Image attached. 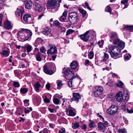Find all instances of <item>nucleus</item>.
<instances>
[{"label": "nucleus", "instance_id": "nucleus-1", "mask_svg": "<svg viewBox=\"0 0 133 133\" xmlns=\"http://www.w3.org/2000/svg\"><path fill=\"white\" fill-rule=\"evenodd\" d=\"M129 95L127 89H124L117 92L116 95L117 101L118 102H124L127 101L129 99Z\"/></svg>", "mask_w": 133, "mask_h": 133}, {"label": "nucleus", "instance_id": "nucleus-2", "mask_svg": "<svg viewBox=\"0 0 133 133\" xmlns=\"http://www.w3.org/2000/svg\"><path fill=\"white\" fill-rule=\"evenodd\" d=\"M109 35L110 39V41L111 42L112 40H114V44L117 45L121 49H123L124 48V43L118 39L116 33L112 32L109 34Z\"/></svg>", "mask_w": 133, "mask_h": 133}, {"label": "nucleus", "instance_id": "nucleus-3", "mask_svg": "<svg viewBox=\"0 0 133 133\" xmlns=\"http://www.w3.org/2000/svg\"><path fill=\"white\" fill-rule=\"evenodd\" d=\"M110 50V53L111 56L114 58L116 59L122 57L121 55L120 54L121 51L120 48L119 49L117 47L111 45L109 47Z\"/></svg>", "mask_w": 133, "mask_h": 133}, {"label": "nucleus", "instance_id": "nucleus-4", "mask_svg": "<svg viewBox=\"0 0 133 133\" xmlns=\"http://www.w3.org/2000/svg\"><path fill=\"white\" fill-rule=\"evenodd\" d=\"M59 3H57L56 0H49L47 3L46 7L47 9H55L59 6V3L61 2V0H57Z\"/></svg>", "mask_w": 133, "mask_h": 133}, {"label": "nucleus", "instance_id": "nucleus-5", "mask_svg": "<svg viewBox=\"0 0 133 133\" xmlns=\"http://www.w3.org/2000/svg\"><path fill=\"white\" fill-rule=\"evenodd\" d=\"M69 21L72 24H74L76 23L78 20L77 14L76 12H71L68 17Z\"/></svg>", "mask_w": 133, "mask_h": 133}, {"label": "nucleus", "instance_id": "nucleus-6", "mask_svg": "<svg viewBox=\"0 0 133 133\" xmlns=\"http://www.w3.org/2000/svg\"><path fill=\"white\" fill-rule=\"evenodd\" d=\"M54 64L51 63H49L45 64L43 66V71L45 73L51 75L53 74V71L52 70H49L54 67Z\"/></svg>", "mask_w": 133, "mask_h": 133}, {"label": "nucleus", "instance_id": "nucleus-7", "mask_svg": "<svg viewBox=\"0 0 133 133\" xmlns=\"http://www.w3.org/2000/svg\"><path fill=\"white\" fill-rule=\"evenodd\" d=\"M48 48L47 53L49 55V54L52 55L56 54L57 53V48L55 45L53 44L50 45L48 46Z\"/></svg>", "mask_w": 133, "mask_h": 133}, {"label": "nucleus", "instance_id": "nucleus-8", "mask_svg": "<svg viewBox=\"0 0 133 133\" xmlns=\"http://www.w3.org/2000/svg\"><path fill=\"white\" fill-rule=\"evenodd\" d=\"M118 110V108L117 106L115 105H112L108 109L107 112V113L110 115H112L116 113Z\"/></svg>", "mask_w": 133, "mask_h": 133}, {"label": "nucleus", "instance_id": "nucleus-9", "mask_svg": "<svg viewBox=\"0 0 133 133\" xmlns=\"http://www.w3.org/2000/svg\"><path fill=\"white\" fill-rule=\"evenodd\" d=\"M25 31H27L24 34L25 36V37L20 36V38L21 41L23 42L28 40L29 39H30L31 36L32 35V32L29 30H25Z\"/></svg>", "mask_w": 133, "mask_h": 133}, {"label": "nucleus", "instance_id": "nucleus-10", "mask_svg": "<svg viewBox=\"0 0 133 133\" xmlns=\"http://www.w3.org/2000/svg\"><path fill=\"white\" fill-rule=\"evenodd\" d=\"M103 90V89L102 87H96L94 91V95L97 97L99 96L102 94Z\"/></svg>", "mask_w": 133, "mask_h": 133}, {"label": "nucleus", "instance_id": "nucleus-11", "mask_svg": "<svg viewBox=\"0 0 133 133\" xmlns=\"http://www.w3.org/2000/svg\"><path fill=\"white\" fill-rule=\"evenodd\" d=\"M64 75L65 78L69 79L72 76H74V72L71 71V69H66L64 72Z\"/></svg>", "mask_w": 133, "mask_h": 133}, {"label": "nucleus", "instance_id": "nucleus-12", "mask_svg": "<svg viewBox=\"0 0 133 133\" xmlns=\"http://www.w3.org/2000/svg\"><path fill=\"white\" fill-rule=\"evenodd\" d=\"M89 33V31H87L83 34L80 35L79 37L84 41L86 42L88 40L89 38L90 37V36L88 35Z\"/></svg>", "mask_w": 133, "mask_h": 133}, {"label": "nucleus", "instance_id": "nucleus-13", "mask_svg": "<svg viewBox=\"0 0 133 133\" xmlns=\"http://www.w3.org/2000/svg\"><path fill=\"white\" fill-rule=\"evenodd\" d=\"M24 10L23 8L21 7L20 9L17 8L16 11H15V14L16 16L18 17L21 16V19H22V16Z\"/></svg>", "mask_w": 133, "mask_h": 133}, {"label": "nucleus", "instance_id": "nucleus-14", "mask_svg": "<svg viewBox=\"0 0 133 133\" xmlns=\"http://www.w3.org/2000/svg\"><path fill=\"white\" fill-rule=\"evenodd\" d=\"M81 96L78 93H73V97L71 98V101H70L71 102L72 101H75L77 102L79 101V100L81 99Z\"/></svg>", "mask_w": 133, "mask_h": 133}, {"label": "nucleus", "instance_id": "nucleus-15", "mask_svg": "<svg viewBox=\"0 0 133 133\" xmlns=\"http://www.w3.org/2000/svg\"><path fill=\"white\" fill-rule=\"evenodd\" d=\"M23 19L26 23H30L32 21L31 16L30 15L26 14L24 15Z\"/></svg>", "mask_w": 133, "mask_h": 133}, {"label": "nucleus", "instance_id": "nucleus-16", "mask_svg": "<svg viewBox=\"0 0 133 133\" xmlns=\"http://www.w3.org/2000/svg\"><path fill=\"white\" fill-rule=\"evenodd\" d=\"M34 6L36 11L40 12L42 11L43 8L40 4L35 3L34 4Z\"/></svg>", "mask_w": 133, "mask_h": 133}, {"label": "nucleus", "instance_id": "nucleus-17", "mask_svg": "<svg viewBox=\"0 0 133 133\" xmlns=\"http://www.w3.org/2000/svg\"><path fill=\"white\" fill-rule=\"evenodd\" d=\"M3 26L5 29L9 30L12 28L11 23L9 21L5 20L4 22Z\"/></svg>", "mask_w": 133, "mask_h": 133}, {"label": "nucleus", "instance_id": "nucleus-18", "mask_svg": "<svg viewBox=\"0 0 133 133\" xmlns=\"http://www.w3.org/2000/svg\"><path fill=\"white\" fill-rule=\"evenodd\" d=\"M50 28L49 26L45 27L44 31L42 32V34L45 35L46 36H50L51 35Z\"/></svg>", "mask_w": 133, "mask_h": 133}, {"label": "nucleus", "instance_id": "nucleus-19", "mask_svg": "<svg viewBox=\"0 0 133 133\" xmlns=\"http://www.w3.org/2000/svg\"><path fill=\"white\" fill-rule=\"evenodd\" d=\"M98 130H103L104 132L107 128L106 127L102 122H99L98 123Z\"/></svg>", "mask_w": 133, "mask_h": 133}, {"label": "nucleus", "instance_id": "nucleus-20", "mask_svg": "<svg viewBox=\"0 0 133 133\" xmlns=\"http://www.w3.org/2000/svg\"><path fill=\"white\" fill-rule=\"evenodd\" d=\"M32 2L30 0H27L26 2L25 8L28 9H30L32 8Z\"/></svg>", "mask_w": 133, "mask_h": 133}, {"label": "nucleus", "instance_id": "nucleus-21", "mask_svg": "<svg viewBox=\"0 0 133 133\" xmlns=\"http://www.w3.org/2000/svg\"><path fill=\"white\" fill-rule=\"evenodd\" d=\"M10 53V52L8 51L4 50H3L1 52L0 54L2 55L3 57H7L9 56Z\"/></svg>", "mask_w": 133, "mask_h": 133}, {"label": "nucleus", "instance_id": "nucleus-22", "mask_svg": "<svg viewBox=\"0 0 133 133\" xmlns=\"http://www.w3.org/2000/svg\"><path fill=\"white\" fill-rule=\"evenodd\" d=\"M78 66L77 62L76 61H73L70 65L71 69L73 70L75 69Z\"/></svg>", "mask_w": 133, "mask_h": 133}, {"label": "nucleus", "instance_id": "nucleus-23", "mask_svg": "<svg viewBox=\"0 0 133 133\" xmlns=\"http://www.w3.org/2000/svg\"><path fill=\"white\" fill-rule=\"evenodd\" d=\"M67 15V12L65 11L63 14L61 16L59 19L60 21L63 22L65 21Z\"/></svg>", "mask_w": 133, "mask_h": 133}, {"label": "nucleus", "instance_id": "nucleus-24", "mask_svg": "<svg viewBox=\"0 0 133 133\" xmlns=\"http://www.w3.org/2000/svg\"><path fill=\"white\" fill-rule=\"evenodd\" d=\"M56 83L57 85V88L58 89H60L64 84L63 83L62 81L59 80H57Z\"/></svg>", "mask_w": 133, "mask_h": 133}, {"label": "nucleus", "instance_id": "nucleus-25", "mask_svg": "<svg viewBox=\"0 0 133 133\" xmlns=\"http://www.w3.org/2000/svg\"><path fill=\"white\" fill-rule=\"evenodd\" d=\"M41 54L39 52H38L36 55V58L37 61H41L42 59L41 57Z\"/></svg>", "mask_w": 133, "mask_h": 133}, {"label": "nucleus", "instance_id": "nucleus-26", "mask_svg": "<svg viewBox=\"0 0 133 133\" xmlns=\"http://www.w3.org/2000/svg\"><path fill=\"white\" fill-rule=\"evenodd\" d=\"M128 0H122L121 1V3L124 5V8H125L128 7Z\"/></svg>", "mask_w": 133, "mask_h": 133}, {"label": "nucleus", "instance_id": "nucleus-27", "mask_svg": "<svg viewBox=\"0 0 133 133\" xmlns=\"http://www.w3.org/2000/svg\"><path fill=\"white\" fill-rule=\"evenodd\" d=\"M41 86V84L38 83L37 82L35 84L34 86L35 88V90L37 92H39V88Z\"/></svg>", "mask_w": 133, "mask_h": 133}, {"label": "nucleus", "instance_id": "nucleus-28", "mask_svg": "<svg viewBox=\"0 0 133 133\" xmlns=\"http://www.w3.org/2000/svg\"><path fill=\"white\" fill-rule=\"evenodd\" d=\"M76 77V76H73L72 77L71 79H70L69 81L68 82V85L70 87H71L73 86L72 84V80L74 79Z\"/></svg>", "mask_w": 133, "mask_h": 133}, {"label": "nucleus", "instance_id": "nucleus-29", "mask_svg": "<svg viewBox=\"0 0 133 133\" xmlns=\"http://www.w3.org/2000/svg\"><path fill=\"white\" fill-rule=\"evenodd\" d=\"M25 48L27 50L28 52H30L32 50V47L30 45H27L25 47Z\"/></svg>", "mask_w": 133, "mask_h": 133}, {"label": "nucleus", "instance_id": "nucleus-30", "mask_svg": "<svg viewBox=\"0 0 133 133\" xmlns=\"http://www.w3.org/2000/svg\"><path fill=\"white\" fill-rule=\"evenodd\" d=\"M41 41V38H37L35 41V43L34 44V46L35 47L37 46L38 44H39Z\"/></svg>", "mask_w": 133, "mask_h": 133}, {"label": "nucleus", "instance_id": "nucleus-31", "mask_svg": "<svg viewBox=\"0 0 133 133\" xmlns=\"http://www.w3.org/2000/svg\"><path fill=\"white\" fill-rule=\"evenodd\" d=\"M29 30L28 29H21V30H20L19 32L17 33L18 35V36L20 37V36H22V35L21 36V34H22L23 32H25V33L26 32H27V31H25V30Z\"/></svg>", "mask_w": 133, "mask_h": 133}, {"label": "nucleus", "instance_id": "nucleus-32", "mask_svg": "<svg viewBox=\"0 0 133 133\" xmlns=\"http://www.w3.org/2000/svg\"><path fill=\"white\" fill-rule=\"evenodd\" d=\"M78 10L82 14L83 17H84L86 14L87 12L81 8H79Z\"/></svg>", "mask_w": 133, "mask_h": 133}, {"label": "nucleus", "instance_id": "nucleus-33", "mask_svg": "<svg viewBox=\"0 0 133 133\" xmlns=\"http://www.w3.org/2000/svg\"><path fill=\"white\" fill-rule=\"evenodd\" d=\"M53 26L57 27L58 28L61 27L60 23L58 21L56 20L54 21L53 22Z\"/></svg>", "mask_w": 133, "mask_h": 133}, {"label": "nucleus", "instance_id": "nucleus-34", "mask_svg": "<svg viewBox=\"0 0 133 133\" xmlns=\"http://www.w3.org/2000/svg\"><path fill=\"white\" fill-rule=\"evenodd\" d=\"M104 55L103 57V61L105 62L108 59L109 57V56L108 54L105 52H104Z\"/></svg>", "mask_w": 133, "mask_h": 133}, {"label": "nucleus", "instance_id": "nucleus-35", "mask_svg": "<svg viewBox=\"0 0 133 133\" xmlns=\"http://www.w3.org/2000/svg\"><path fill=\"white\" fill-rule=\"evenodd\" d=\"M124 30L125 29L127 30H129L130 31H133V25L128 26L126 27L123 28Z\"/></svg>", "mask_w": 133, "mask_h": 133}, {"label": "nucleus", "instance_id": "nucleus-36", "mask_svg": "<svg viewBox=\"0 0 133 133\" xmlns=\"http://www.w3.org/2000/svg\"><path fill=\"white\" fill-rule=\"evenodd\" d=\"M75 31V30L71 29H68L66 31V35L68 36L72 34Z\"/></svg>", "mask_w": 133, "mask_h": 133}, {"label": "nucleus", "instance_id": "nucleus-37", "mask_svg": "<svg viewBox=\"0 0 133 133\" xmlns=\"http://www.w3.org/2000/svg\"><path fill=\"white\" fill-rule=\"evenodd\" d=\"M79 127V124L78 123L76 122L72 124V127L74 129H76Z\"/></svg>", "mask_w": 133, "mask_h": 133}, {"label": "nucleus", "instance_id": "nucleus-38", "mask_svg": "<svg viewBox=\"0 0 133 133\" xmlns=\"http://www.w3.org/2000/svg\"><path fill=\"white\" fill-rule=\"evenodd\" d=\"M69 115L70 116H74L76 114V113L74 112L72 109H69Z\"/></svg>", "mask_w": 133, "mask_h": 133}, {"label": "nucleus", "instance_id": "nucleus-39", "mask_svg": "<svg viewBox=\"0 0 133 133\" xmlns=\"http://www.w3.org/2000/svg\"><path fill=\"white\" fill-rule=\"evenodd\" d=\"M28 89L26 88H22L20 89L21 92L23 94H25L28 91Z\"/></svg>", "mask_w": 133, "mask_h": 133}, {"label": "nucleus", "instance_id": "nucleus-40", "mask_svg": "<svg viewBox=\"0 0 133 133\" xmlns=\"http://www.w3.org/2000/svg\"><path fill=\"white\" fill-rule=\"evenodd\" d=\"M105 11L108 12L110 14H111V7L109 5H108L105 8Z\"/></svg>", "mask_w": 133, "mask_h": 133}, {"label": "nucleus", "instance_id": "nucleus-41", "mask_svg": "<svg viewBox=\"0 0 133 133\" xmlns=\"http://www.w3.org/2000/svg\"><path fill=\"white\" fill-rule=\"evenodd\" d=\"M123 85V83L121 81H118L117 83L116 84L117 87H119L121 88H122V87Z\"/></svg>", "mask_w": 133, "mask_h": 133}, {"label": "nucleus", "instance_id": "nucleus-42", "mask_svg": "<svg viewBox=\"0 0 133 133\" xmlns=\"http://www.w3.org/2000/svg\"><path fill=\"white\" fill-rule=\"evenodd\" d=\"M117 132L120 133H127V131L125 129H119L118 130Z\"/></svg>", "mask_w": 133, "mask_h": 133}, {"label": "nucleus", "instance_id": "nucleus-43", "mask_svg": "<svg viewBox=\"0 0 133 133\" xmlns=\"http://www.w3.org/2000/svg\"><path fill=\"white\" fill-rule=\"evenodd\" d=\"M89 121H90V123L89 124V127L91 128L95 127V125L94 122L90 119L89 120Z\"/></svg>", "mask_w": 133, "mask_h": 133}, {"label": "nucleus", "instance_id": "nucleus-44", "mask_svg": "<svg viewBox=\"0 0 133 133\" xmlns=\"http://www.w3.org/2000/svg\"><path fill=\"white\" fill-rule=\"evenodd\" d=\"M131 57V55L130 54L125 55L124 56V58L125 61H128L129 60Z\"/></svg>", "mask_w": 133, "mask_h": 133}, {"label": "nucleus", "instance_id": "nucleus-45", "mask_svg": "<svg viewBox=\"0 0 133 133\" xmlns=\"http://www.w3.org/2000/svg\"><path fill=\"white\" fill-rule=\"evenodd\" d=\"M104 41L101 40V41H99L98 43V44L100 48H102L104 44Z\"/></svg>", "mask_w": 133, "mask_h": 133}, {"label": "nucleus", "instance_id": "nucleus-46", "mask_svg": "<svg viewBox=\"0 0 133 133\" xmlns=\"http://www.w3.org/2000/svg\"><path fill=\"white\" fill-rule=\"evenodd\" d=\"M127 110L129 113H133V108L129 107L127 109Z\"/></svg>", "mask_w": 133, "mask_h": 133}, {"label": "nucleus", "instance_id": "nucleus-47", "mask_svg": "<svg viewBox=\"0 0 133 133\" xmlns=\"http://www.w3.org/2000/svg\"><path fill=\"white\" fill-rule=\"evenodd\" d=\"M13 82V85L14 87L17 88L19 87L20 84L18 82L15 81H14Z\"/></svg>", "mask_w": 133, "mask_h": 133}, {"label": "nucleus", "instance_id": "nucleus-48", "mask_svg": "<svg viewBox=\"0 0 133 133\" xmlns=\"http://www.w3.org/2000/svg\"><path fill=\"white\" fill-rule=\"evenodd\" d=\"M45 98L44 99V101L46 103H48L50 102V99H48L46 96L45 95L44 96Z\"/></svg>", "mask_w": 133, "mask_h": 133}, {"label": "nucleus", "instance_id": "nucleus-49", "mask_svg": "<svg viewBox=\"0 0 133 133\" xmlns=\"http://www.w3.org/2000/svg\"><path fill=\"white\" fill-rule=\"evenodd\" d=\"M94 55L93 52L92 51H90L88 55L89 58L90 59H91L93 58Z\"/></svg>", "mask_w": 133, "mask_h": 133}, {"label": "nucleus", "instance_id": "nucleus-50", "mask_svg": "<svg viewBox=\"0 0 133 133\" xmlns=\"http://www.w3.org/2000/svg\"><path fill=\"white\" fill-rule=\"evenodd\" d=\"M53 102L55 104H58L59 103V100L58 98H55L53 99Z\"/></svg>", "mask_w": 133, "mask_h": 133}, {"label": "nucleus", "instance_id": "nucleus-51", "mask_svg": "<svg viewBox=\"0 0 133 133\" xmlns=\"http://www.w3.org/2000/svg\"><path fill=\"white\" fill-rule=\"evenodd\" d=\"M40 51L42 53H44L45 52V49L44 47L43 46H42L40 48Z\"/></svg>", "mask_w": 133, "mask_h": 133}, {"label": "nucleus", "instance_id": "nucleus-52", "mask_svg": "<svg viewBox=\"0 0 133 133\" xmlns=\"http://www.w3.org/2000/svg\"><path fill=\"white\" fill-rule=\"evenodd\" d=\"M85 7L90 10H91V9L88 3L87 2H85L84 4Z\"/></svg>", "mask_w": 133, "mask_h": 133}, {"label": "nucleus", "instance_id": "nucleus-53", "mask_svg": "<svg viewBox=\"0 0 133 133\" xmlns=\"http://www.w3.org/2000/svg\"><path fill=\"white\" fill-rule=\"evenodd\" d=\"M65 131V129L64 128H62L61 130L59 131L58 133H64Z\"/></svg>", "mask_w": 133, "mask_h": 133}, {"label": "nucleus", "instance_id": "nucleus-54", "mask_svg": "<svg viewBox=\"0 0 133 133\" xmlns=\"http://www.w3.org/2000/svg\"><path fill=\"white\" fill-rule=\"evenodd\" d=\"M46 87L48 90H49L50 88V84L49 83L47 84L46 85Z\"/></svg>", "mask_w": 133, "mask_h": 133}, {"label": "nucleus", "instance_id": "nucleus-55", "mask_svg": "<svg viewBox=\"0 0 133 133\" xmlns=\"http://www.w3.org/2000/svg\"><path fill=\"white\" fill-rule=\"evenodd\" d=\"M49 130L46 128H44L43 130V133H48Z\"/></svg>", "mask_w": 133, "mask_h": 133}, {"label": "nucleus", "instance_id": "nucleus-56", "mask_svg": "<svg viewBox=\"0 0 133 133\" xmlns=\"http://www.w3.org/2000/svg\"><path fill=\"white\" fill-rule=\"evenodd\" d=\"M39 97L37 95H36L34 97V99L36 100V102H38V101L39 99Z\"/></svg>", "mask_w": 133, "mask_h": 133}, {"label": "nucleus", "instance_id": "nucleus-57", "mask_svg": "<svg viewBox=\"0 0 133 133\" xmlns=\"http://www.w3.org/2000/svg\"><path fill=\"white\" fill-rule=\"evenodd\" d=\"M3 16L2 15L0 14V26H2V17H3Z\"/></svg>", "mask_w": 133, "mask_h": 133}, {"label": "nucleus", "instance_id": "nucleus-58", "mask_svg": "<svg viewBox=\"0 0 133 133\" xmlns=\"http://www.w3.org/2000/svg\"><path fill=\"white\" fill-rule=\"evenodd\" d=\"M121 109L122 110H125V104H124L123 105L122 104H121Z\"/></svg>", "mask_w": 133, "mask_h": 133}, {"label": "nucleus", "instance_id": "nucleus-59", "mask_svg": "<svg viewBox=\"0 0 133 133\" xmlns=\"http://www.w3.org/2000/svg\"><path fill=\"white\" fill-rule=\"evenodd\" d=\"M97 115L98 116V117L100 118V119H102V120H103V121H104V118L102 117V116L100 115L99 113H97Z\"/></svg>", "mask_w": 133, "mask_h": 133}, {"label": "nucleus", "instance_id": "nucleus-60", "mask_svg": "<svg viewBox=\"0 0 133 133\" xmlns=\"http://www.w3.org/2000/svg\"><path fill=\"white\" fill-rule=\"evenodd\" d=\"M107 84L109 86H111L112 85V82L111 81H110L107 83Z\"/></svg>", "mask_w": 133, "mask_h": 133}, {"label": "nucleus", "instance_id": "nucleus-61", "mask_svg": "<svg viewBox=\"0 0 133 133\" xmlns=\"http://www.w3.org/2000/svg\"><path fill=\"white\" fill-rule=\"evenodd\" d=\"M103 123H103L104 125H105L106 127L107 126L108 123L107 121H105L104 120V121H103Z\"/></svg>", "mask_w": 133, "mask_h": 133}, {"label": "nucleus", "instance_id": "nucleus-62", "mask_svg": "<svg viewBox=\"0 0 133 133\" xmlns=\"http://www.w3.org/2000/svg\"><path fill=\"white\" fill-rule=\"evenodd\" d=\"M30 112V111L29 109H27L26 108L25 109V113L26 114H28Z\"/></svg>", "mask_w": 133, "mask_h": 133}, {"label": "nucleus", "instance_id": "nucleus-63", "mask_svg": "<svg viewBox=\"0 0 133 133\" xmlns=\"http://www.w3.org/2000/svg\"><path fill=\"white\" fill-rule=\"evenodd\" d=\"M55 55H53L52 56V60L53 61L55 60V59H56V57H57V55L56 54H54Z\"/></svg>", "mask_w": 133, "mask_h": 133}, {"label": "nucleus", "instance_id": "nucleus-64", "mask_svg": "<svg viewBox=\"0 0 133 133\" xmlns=\"http://www.w3.org/2000/svg\"><path fill=\"white\" fill-rule=\"evenodd\" d=\"M4 3V2L3 0H0V6L3 5Z\"/></svg>", "mask_w": 133, "mask_h": 133}]
</instances>
